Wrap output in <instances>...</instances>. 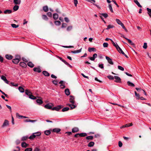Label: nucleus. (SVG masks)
<instances>
[{
  "label": "nucleus",
  "mask_w": 151,
  "mask_h": 151,
  "mask_svg": "<svg viewBox=\"0 0 151 151\" xmlns=\"http://www.w3.org/2000/svg\"><path fill=\"white\" fill-rule=\"evenodd\" d=\"M62 108V107L61 106L59 105L53 108H52V110H56L57 111H58L59 110L61 109Z\"/></svg>",
  "instance_id": "obj_5"
},
{
  "label": "nucleus",
  "mask_w": 151,
  "mask_h": 151,
  "mask_svg": "<svg viewBox=\"0 0 151 151\" xmlns=\"http://www.w3.org/2000/svg\"><path fill=\"white\" fill-rule=\"evenodd\" d=\"M9 121L7 120H5L3 123L2 126L3 127L9 125Z\"/></svg>",
  "instance_id": "obj_17"
},
{
  "label": "nucleus",
  "mask_w": 151,
  "mask_h": 151,
  "mask_svg": "<svg viewBox=\"0 0 151 151\" xmlns=\"http://www.w3.org/2000/svg\"><path fill=\"white\" fill-rule=\"evenodd\" d=\"M69 109V108L68 107H65L63 109L62 111L63 112L65 111L68 110Z\"/></svg>",
  "instance_id": "obj_43"
},
{
  "label": "nucleus",
  "mask_w": 151,
  "mask_h": 151,
  "mask_svg": "<svg viewBox=\"0 0 151 151\" xmlns=\"http://www.w3.org/2000/svg\"><path fill=\"white\" fill-rule=\"evenodd\" d=\"M118 68L119 69L122 71H124V68L120 66H118Z\"/></svg>",
  "instance_id": "obj_52"
},
{
  "label": "nucleus",
  "mask_w": 151,
  "mask_h": 151,
  "mask_svg": "<svg viewBox=\"0 0 151 151\" xmlns=\"http://www.w3.org/2000/svg\"><path fill=\"white\" fill-rule=\"evenodd\" d=\"M58 17V14L57 13H54L53 14V18L55 20L57 19Z\"/></svg>",
  "instance_id": "obj_28"
},
{
  "label": "nucleus",
  "mask_w": 151,
  "mask_h": 151,
  "mask_svg": "<svg viewBox=\"0 0 151 151\" xmlns=\"http://www.w3.org/2000/svg\"><path fill=\"white\" fill-rule=\"evenodd\" d=\"M82 48L80 49L79 50H73L71 51V52L73 53H78L80 52L81 51Z\"/></svg>",
  "instance_id": "obj_19"
},
{
  "label": "nucleus",
  "mask_w": 151,
  "mask_h": 151,
  "mask_svg": "<svg viewBox=\"0 0 151 151\" xmlns=\"http://www.w3.org/2000/svg\"><path fill=\"white\" fill-rule=\"evenodd\" d=\"M28 138H29V137L28 136H24L22 138L21 140L22 141L26 140Z\"/></svg>",
  "instance_id": "obj_35"
},
{
  "label": "nucleus",
  "mask_w": 151,
  "mask_h": 151,
  "mask_svg": "<svg viewBox=\"0 0 151 151\" xmlns=\"http://www.w3.org/2000/svg\"><path fill=\"white\" fill-rule=\"evenodd\" d=\"M61 130L60 129L58 128H55L52 129V131L53 132L58 133Z\"/></svg>",
  "instance_id": "obj_13"
},
{
  "label": "nucleus",
  "mask_w": 151,
  "mask_h": 151,
  "mask_svg": "<svg viewBox=\"0 0 151 151\" xmlns=\"http://www.w3.org/2000/svg\"><path fill=\"white\" fill-rule=\"evenodd\" d=\"M29 98L33 100L35 99H36V97L34 96H33L32 94H31L30 95H29Z\"/></svg>",
  "instance_id": "obj_41"
},
{
  "label": "nucleus",
  "mask_w": 151,
  "mask_h": 151,
  "mask_svg": "<svg viewBox=\"0 0 151 151\" xmlns=\"http://www.w3.org/2000/svg\"><path fill=\"white\" fill-rule=\"evenodd\" d=\"M112 44L116 49H117V47L119 46L116 43V44L114 42L112 43Z\"/></svg>",
  "instance_id": "obj_55"
},
{
  "label": "nucleus",
  "mask_w": 151,
  "mask_h": 151,
  "mask_svg": "<svg viewBox=\"0 0 151 151\" xmlns=\"http://www.w3.org/2000/svg\"><path fill=\"white\" fill-rule=\"evenodd\" d=\"M52 83L55 85H57V83L58 82V81L57 80H53L52 81Z\"/></svg>",
  "instance_id": "obj_51"
},
{
  "label": "nucleus",
  "mask_w": 151,
  "mask_h": 151,
  "mask_svg": "<svg viewBox=\"0 0 151 151\" xmlns=\"http://www.w3.org/2000/svg\"><path fill=\"white\" fill-rule=\"evenodd\" d=\"M87 135V134L86 133H79V136L80 137H85Z\"/></svg>",
  "instance_id": "obj_33"
},
{
  "label": "nucleus",
  "mask_w": 151,
  "mask_h": 151,
  "mask_svg": "<svg viewBox=\"0 0 151 151\" xmlns=\"http://www.w3.org/2000/svg\"><path fill=\"white\" fill-rule=\"evenodd\" d=\"M1 78L2 80H3L6 83L9 84V81L7 80L6 77L3 75H2L1 77Z\"/></svg>",
  "instance_id": "obj_6"
},
{
  "label": "nucleus",
  "mask_w": 151,
  "mask_h": 151,
  "mask_svg": "<svg viewBox=\"0 0 151 151\" xmlns=\"http://www.w3.org/2000/svg\"><path fill=\"white\" fill-rule=\"evenodd\" d=\"M134 1L138 6V7L141 8L142 7V6L140 5L139 3L137 0H134Z\"/></svg>",
  "instance_id": "obj_30"
},
{
  "label": "nucleus",
  "mask_w": 151,
  "mask_h": 151,
  "mask_svg": "<svg viewBox=\"0 0 151 151\" xmlns=\"http://www.w3.org/2000/svg\"><path fill=\"white\" fill-rule=\"evenodd\" d=\"M96 50V49L94 47H89L88 48V51L90 52L92 51H95Z\"/></svg>",
  "instance_id": "obj_20"
},
{
  "label": "nucleus",
  "mask_w": 151,
  "mask_h": 151,
  "mask_svg": "<svg viewBox=\"0 0 151 151\" xmlns=\"http://www.w3.org/2000/svg\"><path fill=\"white\" fill-rule=\"evenodd\" d=\"M12 12L11 10L7 9L4 11V13L5 14H9Z\"/></svg>",
  "instance_id": "obj_24"
},
{
  "label": "nucleus",
  "mask_w": 151,
  "mask_h": 151,
  "mask_svg": "<svg viewBox=\"0 0 151 151\" xmlns=\"http://www.w3.org/2000/svg\"><path fill=\"white\" fill-rule=\"evenodd\" d=\"M70 98L69 99L70 102L72 104H74L75 103L74 97L72 96H70Z\"/></svg>",
  "instance_id": "obj_7"
},
{
  "label": "nucleus",
  "mask_w": 151,
  "mask_h": 151,
  "mask_svg": "<svg viewBox=\"0 0 151 151\" xmlns=\"http://www.w3.org/2000/svg\"><path fill=\"white\" fill-rule=\"evenodd\" d=\"M43 10L45 12H47L48 11V7L47 6H45L43 7Z\"/></svg>",
  "instance_id": "obj_18"
},
{
  "label": "nucleus",
  "mask_w": 151,
  "mask_h": 151,
  "mask_svg": "<svg viewBox=\"0 0 151 151\" xmlns=\"http://www.w3.org/2000/svg\"><path fill=\"white\" fill-rule=\"evenodd\" d=\"M11 26L12 27L14 28H16L18 27H19L18 25H16V24H11Z\"/></svg>",
  "instance_id": "obj_49"
},
{
  "label": "nucleus",
  "mask_w": 151,
  "mask_h": 151,
  "mask_svg": "<svg viewBox=\"0 0 151 151\" xmlns=\"http://www.w3.org/2000/svg\"><path fill=\"white\" fill-rule=\"evenodd\" d=\"M33 70L35 72L39 73H40L41 72V70L39 68H33Z\"/></svg>",
  "instance_id": "obj_9"
},
{
  "label": "nucleus",
  "mask_w": 151,
  "mask_h": 151,
  "mask_svg": "<svg viewBox=\"0 0 151 151\" xmlns=\"http://www.w3.org/2000/svg\"><path fill=\"white\" fill-rule=\"evenodd\" d=\"M55 23L57 25H59L60 24L61 22L59 21H56L55 22Z\"/></svg>",
  "instance_id": "obj_46"
},
{
  "label": "nucleus",
  "mask_w": 151,
  "mask_h": 151,
  "mask_svg": "<svg viewBox=\"0 0 151 151\" xmlns=\"http://www.w3.org/2000/svg\"><path fill=\"white\" fill-rule=\"evenodd\" d=\"M47 15L49 17H52V14L50 12H47Z\"/></svg>",
  "instance_id": "obj_57"
},
{
  "label": "nucleus",
  "mask_w": 151,
  "mask_h": 151,
  "mask_svg": "<svg viewBox=\"0 0 151 151\" xmlns=\"http://www.w3.org/2000/svg\"><path fill=\"white\" fill-rule=\"evenodd\" d=\"M68 106H69L70 108H71V109H74L75 107V106L73 105V104H68Z\"/></svg>",
  "instance_id": "obj_44"
},
{
  "label": "nucleus",
  "mask_w": 151,
  "mask_h": 151,
  "mask_svg": "<svg viewBox=\"0 0 151 151\" xmlns=\"http://www.w3.org/2000/svg\"><path fill=\"white\" fill-rule=\"evenodd\" d=\"M5 57L6 59L8 60H11L13 58V57L12 55L8 54L6 55Z\"/></svg>",
  "instance_id": "obj_16"
},
{
  "label": "nucleus",
  "mask_w": 151,
  "mask_h": 151,
  "mask_svg": "<svg viewBox=\"0 0 151 151\" xmlns=\"http://www.w3.org/2000/svg\"><path fill=\"white\" fill-rule=\"evenodd\" d=\"M121 37L124 38L125 39H126L127 40L128 43L129 44H130L132 46L134 45V43H133L130 40L125 37L124 36V35H122V36H121Z\"/></svg>",
  "instance_id": "obj_3"
},
{
  "label": "nucleus",
  "mask_w": 151,
  "mask_h": 151,
  "mask_svg": "<svg viewBox=\"0 0 151 151\" xmlns=\"http://www.w3.org/2000/svg\"><path fill=\"white\" fill-rule=\"evenodd\" d=\"M12 62L14 64H17L19 61V60L18 58L13 59L12 60Z\"/></svg>",
  "instance_id": "obj_10"
},
{
  "label": "nucleus",
  "mask_w": 151,
  "mask_h": 151,
  "mask_svg": "<svg viewBox=\"0 0 151 151\" xmlns=\"http://www.w3.org/2000/svg\"><path fill=\"white\" fill-rule=\"evenodd\" d=\"M21 0H14V2L15 4H19L21 3Z\"/></svg>",
  "instance_id": "obj_25"
},
{
  "label": "nucleus",
  "mask_w": 151,
  "mask_h": 151,
  "mask_svg": "<svg viewBox=\"0 0 151 151\" xmlns=\"http://www.w3.org/2000/svg\"><path fill=\"white\" fill-rule=\"evenodd\" d=\"M16 144L17 145H18L19 144L20 142V140L19 139H17L15 142Z\"/></svg>",
  "instance_id": "obj_63"
},
{
  "label": "nucleus",
  "mask_w": 151,
  "mask_h": 151,
  "mask_svg": "<svg viewBox=\"0 0 151 151\" xmlns=\"http://www.w3.org/2000/svg\"><path fill=\"white\" fill-rule=\"evenodd\" d=\"M114 78L116 80L114 81L115 82L117 83H120L121 82V79L118 76H114Z\"/></svg>",
  "instance_id": "obj_8"
},
{
  "label": "nucleus",
  "mask_w": 151,
  "mask_h": 151,
  "mask_svg": "<svg viewBox=\"0 0 151 151\" xmlns=\"http://www.w3.org/2000/svg\"><path fill=\"white\" fill-rule=\"evenodd\" d=\"M36 102L37 104H38L39 105H40L43 103V101L40 99H37L36 100Z\"/></svg>",
  "instance_id": "obj_31"
},
{
  "label": "nucleus",
  "mask_w": 151,
  "mask_h": 151,
  "mask_svg": "<svg viewBox=\"0 0 151 151\" xmlns=\"http://www.w3.org/2000/svg\"><path fill=\"white\" fill-rule=\"evenodd\" d=\"M53 106V104L52 103H50L47 104L44 106V107L48 109H52V107Z\"/></svg>",
  "instance_id": "obj_2"
},
{
  "label": "nucleus",
  "mask_w": 151,
  "mask_h": 151,
  "mask_svg": "<svg viewBox=\"0 0 151 151\" xmlns=\"http://www.w3.org/2000/svg\"><path fill=\"white\" fill-rule=\"evenodd\" d=\"M100 14L103 16L105 18H107L108 16V14L106 13H101Z\"/></svg>",
  "instance_id": "obj_45"
},
{
  "label": "nucleus",
  "mask_w": 151,
  "mask_h": 151,
  "mask_svg": "<svg viewBox=\"0 0 151 151\" xmlns=\"http://www.w3.org/2000/svg\"><path fill=\"white\" fill-rule=\"evenodd\" d=\"M106 58L107 60L108 63L110 64L113 65L114 64V63L112 61L111 59L108 56H106Z\"/></svg>",
  "instance_id": "obj_4"
},
{
  "label": "nucleus",
  "mask_w": 151,
  "mask_h": 151,
  "mask_svg": "<svg viewBox=\"0 0 151 151\" xmlns=\"http://www.w3.org/2000/svg\"><path fill=\"white\" fill-rule=\"evenodd\" d=\"M116 21L117 23H118V24H119L121 25L122 24H123V23L118 19H116Z\"/></svg>",
  "instance_id": "obj_38"
},
{
  "label": "nucleus",
  "mask_w": 151,
  "mask_h": 151,
  "mask_svg": "<svg viewBox=\"0 0 151 151\" xmlns=\"http://www.w3.org/2000/svg\"><path fill=\"white\" fill-rule=\"evenodd\" d=\"M25 94L28 96H29V95H30L31 94H32V93L29 91L28 90L26 89L25 91Z\"/></svg>",
  "instance_id": "obj_29"
},
{
  "label": "nucleus",
  "mask_w": 151,
  "mask_h": 151,
  "mask_svg": "<svg viewBox=\"0 0 151 151\" xmlns=\"http://www.w3.org/2000/svg\"><path fill=\"white\" fill-rule=\"evenodd\" d=\"M36 121V120H32L29 119H26L24 120V122H31L32 123L35 122Z\"/></svg>",
  "instance_id": "obj_14"
},
{
  "label": "nucleus",
  "mask_w": 151,
  "mask_h": 151,
  "mask_svg": "<svg viewBox=\"0 0 151 151\" xmlns=\"http://www.w3.org/2000/svg\"><path fill=\"white\" fill-rule=\"evenodd\" d=\"M134 93L135 96L137 97V99H140L139 95V94H137L136 91H135Z\"/></svg>",
  "instance_id": "obj_50"
},
{
  "label": "nucleus",
  "mask_w": 151,
  "mask_h": 151,
  "mask_svg": "<svg viewBox=\"0 0 151 151\" xmlns=\"http://www.w3.org/2000/svg\"><path fill=\"white\" fill-rule=\"evenodd\" d=\"M32 149L31 148H28L26 149L25 151H32Z\"/></svg>",
  "instance_id": "obj_58"
},
{
  "label": "nucleus",
  "mask_w": 151,
  "mask_h": 151,
  "mask_svg": "<svg viewBox=\"0 0 151 151\" xmlns=\"http://www.w3.org/2000/svg\"><path fill=\"white\" fill-rule=\"evenodd\" d=\"M114 27V26L111 25H109L107 26V27L106 29H109L110 28H113Z\"/></svg>",
  "instance_id": "obj_48"
},
{
  "label": "nucleus",
  "mask_w": 151,
  "mask_h": 151,
  "mask_svg": "<svg viewBox=\"0 0 151 151\" xmlns=\"http://www.w3.org/2000/svg\"><path fill=\"white\" fill-rule=\"evenodd\" d=\"M117 49H116L120 53H121L123 55H125L124 53L119 46L117 47Z\"/></svg>",
  "instance_id": "obj_12"
},
{
  "label": "nucleus",
  "mask_w": 151,
  "mask_h": 151,
  "mask_svg": "<svg viewBox=\"0 0 151 151\" xmlns=\"http://www.w3.org/2000/svg\"><path fill=\"white\" fill-rule=\"evenodd\" d=\"M143 47L145 49H146L147 48V43L146 42H145Z\"/></svg>",
  "instance_id": "obj_56"
},
{
  "label": "nucleus",
  "mask_w": 151,
  "mask_h": 151,
  "mask_svg": "<svg viewBox=\"0 0 151 151\" xmlns=\"http://www.w3.org/2000/svg\"><path fill=\"white\" fill-rule=\"evenodd\" d=\"M127 83L128 85L129 86H132V87H134L135 85L134 84L132 83L131 82L129 81H128L127 82Z\"/></svg>",
  "instance_id": "obj_36"
},
{
  "label": "nucleus",
  "mask_w": 151,
  "mask_h": 151,
  "mask_svg": "<svg viewBox=\"0 0 151 151\" xmlns=\"http://www.w3.org/2000/svg\"><path fill=\"white\" fill-rule=\"evenodd\" d=\"M42 18L43 19L46 21L48 19L47 16L44 14L42 15Z\"/></svg>",
  "instance_id": "obj_39"
},
{
  "label": "nucleus",
  "mask_w": 151,
  "mask_h": 151,
  "mask_svg": "<svg viewBox=\"0 0 151 151\" xmlns=\"http://www.w3.org/2000/svg\"><path fill=\"white\" fill-rule=\"evenodd\" d=\"M19 8V6L18 5H16L13 7V9L14 11H16Z\"/></svg>",
  "instance_id": "obj_42"
},
{
  "label": "nucleus",
  "mask_w": 151,
  "mask_h": 151,
  "mask_svg": "<svg viewBox=\"0 0 151 151\" xmlns=\"http://www.w3.org/2000/svg\"><path fill=\"white\" fill-rule=\"evenodd\" d=\"M41 133L40 132H37L35 133H33L32 135L30 136L29 138L31 139H34L36 137L39 136L40 135Z\"/></svg>",
  "instance_id": "obj_1"
},
{
  "label": "nucleus",
  "mask_w": 151,
  "mask_h": 151,
  "mask_svg": "<svg viewBox=\"0 0 151 151\" xmlns=\"http://www.w3.org/2000/svg\"><path fill=\"white\" fill-rule=\"evenodd\" d=\"M79 130L78 127H75L72 129V131L73 133L77 132L79 131Z\"/></svg>",
  "instance_id": "obj_15"
},
{
  "label": "nucleus",
  "mask_w": 151,
  "mask_h": 151,
  "mask_svg": "<svg viewBox=\"0 0 151 151\" xmlns=\"http://www.w3.org/2000/svg\"><path fill=\"white\" fill-rule=\"evenodd\" d=\"M109 9L110 10V11L112 13L113 12V10L112 6L111 4H109Z\"/></svg>",
  "instance_id": "obj_47"
},
{
  "label": "nucleus",
  "mask_w": 151,
  "mask_h": 151,
  "mask_svg": "<svg viewBox=\"0 0 151 151\" xmlns=\"http://www.w3.org/2000/svg\"><path fill=\"white\" fill-rule=\"evenodd\" d=\"M107 77L110 80H114V77L111 75L108 76Z\"/></svg>",
  "instance_id": "obj_53"
},
{
  "label": "nucleus",
  "mask_w": 151,
  "mask_h": 151,
  "mask_svg": "<svg viewBox=\"0 0 151 151\" xmlns=\"http://www.w3.org/2000/svg\"><path fill=\"white\" fill-rule=\"evenodd\" d=\"M29 145L28 144H27L25 142H22L21 144V146L22 147L24 148H26Z\"/></svg>",
  "instance_id": "obj_11"
},
{
  "label": "nucleus",
  "mask_w": 151,
  "mask_h": 151,
  "mask_svg": "<svg viewBox=\"0 0 151 151\" xmlns=\"http://www.w3.org/2000/svg\"><path fill=\"white\" fill-rule=\"evenodd\" d=\"M16 116L17 117H18L19 119L21 118V116H22L20 115L18 113H16Z\"/></svg>",
  "instance_id": "obj_59"
},
{
  "label": "nucleus",
  "mask_w": 151,
  "mask_h": 151,
  "mask_svg": "<svg viewBox=\"0 0 151 151\" xmlns=\"http://www.w3.org/2000/svg\"><path fill=\"white\" fill-rule=\"evenodd\" d=\"M86 139L87 140H92L93 139V137L92 136H88L86 137Z\"/></svg>",
  "instance_id": "obj_40"
},
{
  "label": "nucleus",
  "mask_w": 151,
  "mask_h": 151,
  "mask_svg": "<svg viewBox=\"0 0 151 151\" xmlns=\"http://www.w3.org/2000/svg\"><path fill=\"white\" fill-rule=\"evenodd\" d=\"M99 67L101 69L104 68V66L103 64H100L99 65Z\"/></svg>",
  "instance_id": "obj_64"
},
{
  "label": "nucleus",
  "mask_w": 151,
  "mask_h": 151,
  "mask_svg": "<svg viewBox=\"0 0 151 151\" xmlns=\"http://www.w3.org/2000/svg\"><path fill=\"white\" fill-rule=\"evenodd\" d=\"M94 144V143L93 142H90L88 144V146L89 147H92L93 146Z\"/></svg>",
  "instance_id": "obj_34"
},
{
  "label": "nucleus",
  "mask_w": 151,
  "mask_h": 151,
  "mask_svg": "<svg viewBox=\"0 0 151 151\" xmlns=\"http://www.w3.org/2000/svg\"><path fill=\"white\" fill-rule=\"evenodd\" d=\"M118 145L119 147H121L122 146V143L121 141H119V142Z\"/></svg>",
  "instance_id": "obj_62"
},
{
  "label": "nucleus",
  "mask_w": 151,
  "mask_h": 151,
  "mask_svg": "<svg viewBox=\"0 0 151 151\" xmlns=\"http://www.w3.org/2000/svg\"><path fill=\"white\" fill-rule=\"evenodd\" d=\"M72 27L71 26H69L67 28V30L68 31H69L72 29Z\"/></svg>",
  "instance_id": "obj_60"
},
{
  "label": "nucleus",
  "mask_w": 151,
  "mask_h": 151,
  "mask_svg": "<svg viewBox=\"0 0 151 151\" xmlns=\"http://www.w3.org/2000/svg\"><path fill=\"white\" fill-rule=\"evenodd\" d=\"M65 94L66 95L68 96L70 94V91L69 89H66L65 90Z\"/></svg>",
  "instance_id": "obj_23"
},
{
  "label": "nucleus",
  "mask_w": 151,
  "mask_h": 151,
  "mask_svg": "<svg viewBox=\"0 0 151 151\" xmlns=\"http://www.w3.org/2000/svg\"><path fill=\"white\" fill-rule=\"evenodd\" d=\"M18 89L21 93H23L24 91V90L23 88L21 86H19L18 88Z\"/></svg>",
  "instance_id": "obj_32"
},
{
  "label": "nucleus",
  "mask_w": 151,
  "mask_h": 151,
  "mask_svg": "<svg viewBox=\"0 0 151 151\" xmlns=\"http://www.w3.org/2000/svg\"><path fill=\"white\" fill-rule=\"evenodd\" d=\"M20 65L23 67H26L27 66L26 64L24 62H21L19 63Z\"/></svg>",
  "instance_id": "obj_22"
},
{
  "label": "nucleus",
  "mask_w": 151,
  "mask_h": 151,
  "mask_svg": "<svg viewBox=\"0 0 151 151\" xmlns=\"http://www.w3.org/2000/svg\"><path fill=\"white\" fill-rule=\"evenodd\" d=\"M67 25V24H66L65 23H63L62 24V27L63 28H65V27H66Z\"/></svg>",
  "instance_id": "obj_61"
},
{
  "label": "nucleus",
  "mask_w": 151,
  "mask_h": 151,
  "mask_svg": "<svg viewBox=\"0 0 151 151\" xmlns=\"http://www.w3.org/2000/svg\"><path fill=\"white\" fill-rule=\"evenodd\" d=\"M108 46V44L107 43L104 42L103 44V46L104 47H107Z\"/></svg>",
  "instance_id": "obj_54"
},
{
  "label": "nucleus",
  "mask_w": 151,
  "mask_h": 151,
  "mask_svg": "<svg viewBox=\"0 0 151 151\" xmlns=\"http://www.w3.org/2000/svg\"><path fill=\"white\" fill-rule=\"evenodd\" d=\"M27 65L31 68H33L34 66V64L31 62H29L27 63Z\"/></svg>",
  "instance_id": "obj_27"
},
{
  "label": "nucleus",
  "mask_w": 151,
  "mask_h": 151,
  "mask_svg": "<svg viewBox=\"0 0 151 151\" xmlns=\"http://www.w3.org/2000/svg\"><path fill=\"white\" fill-rule=\"evenodd\" d=\"M45 134L47 135H48L51 133L50 131V130H46L44 132Z\"/></svg>",
  "instance_id": "obj_37"
},
{
  "label": "nucleus",
  "mask_w": 151,
  "mask_h": 151,
  "mask_svg": "<svg viewBox=\"0 0 151 151\" xmlns=\"http://www.w3.org/2000/svg\"><path fill=\"white\" fill-rule=\"evenodd\" d=\"M147 13L149 15V16L151 18V9L148 8H147Z\"/></svg>",
  "instance_id": "obj_26"
},
{
  "label": "nucleus",
  "mask_w": 151,
  "mask_h": 151,
  "mask_svg": "<svg viewBox=\"0 0 151 151\" xmlns=\"http://www.w3.org/2000/svg\"><path fill=\"white\" fill-rule=\"evenodd\" d=\"M42 73L45 76H50V74L46 71H43Z\"/></svg>",
  "instance_id": "obj_21"
}]
</instances>
